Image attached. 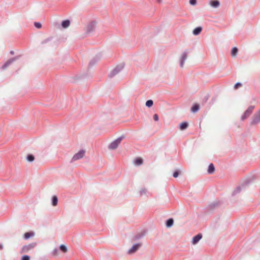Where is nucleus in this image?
I'll return each mask as SVG.
<instances>
[{
  "instance_id": "1",
  "label": "nucleus",
  "mask_w": 260,
  "mask_h": 260,
  "mask_svg": "<svg viewBox=\"0 0 260 260\" xmlns=\"http://www.w3.org/2000/svg\"><path fill=\"white\" fill-rule=\"evenodd\" d=\"M254 108V106H249L247 109L245 111L244 114L241 117V120H244L247 119L248 117L250 116V115L252 113Z\"/></svg>"
},
{
  "instance_id": "2",
  "label": "nucleus",
  "mask_w": 260,
  "mask_h": 260,
  "mask_svg": "<svg viewBox=\"0 0 260 260\" xmlns=\"http://www.w3.org/2000/svg\"><path fill=\"white\" fill-rule=\"evenodd\" d=\"M85 154L84 150H80L78 153H76L72 157V161H74L82 158Z\"/></svg>"
},
{
  "instance_id": "3",
  "label": "nucleus",
  "mask_w": 260,
  "mask_h": 260,
  "mask_svg": "<svg viewBox=\"0 0 260 260\" xmlns=\"http://www.w3.org/2000/svg\"><path fill=\"white\" fill-rule=\"evenodd\" d=\"M260 122V110L257 111L253 116L252 124H255Z\"/></svg>"
},
{
  "instance_id": "4",
  "label": "nucleus",
  "mask_w": 260,
  "mask_h": 260,
  "mask_svg": "<svg viewBox=\"0 0 260 260\" xmlns=\"http://www.w3.org/2000/svg\"><path fill=\"white\" fill-rule=\"evenodd\" d=\"M121 141V138H118L113 142H112L109 145V147L111 149H115L117 148L118 146L119 145Z\"/></svg>"
},
{
  "instance_id": "5",
  "label": "nucleus",
  "mask_w": 260,
  "mask_h": 260,
  "mask_svg": "<svg viewBox=\"0 0 260 260\" xmlns=\"http://www.w3.org/2000/svg\"><path fill=\"white\" fill-rule=\"evenodd\" d=\"M36 243H32L31 244H29L27 245H25L22 248V251L23 252H27L28 251H29L30 250L34 248L36 246Z\"/></svg>"
},
{
  "instance_id": "6",
  "label": "nucleus",
  "mask_w": 260,
  "mask_h": 260,
  "mask_svg": "<svg viewBox=\"0 0 260 260\" xmlns=\"http://www.w3.org/2000/svg\"><path fill=\"white\" fill-rule=\"evenodd\" d=\"M124 68L123 65H120L117 66L112 72L111 76H114L120 72Z\"/></svg>"
},
{
  "instance_id": "7",
  "label": "nucleus",
  "mask_w": 260,
  "mask_h": 260,
  "mask_svg": "<svg viewBox=\"0 0 260 260\" xmlns=\"http://www.w3.org/2000/svg\"><path fill=\"white\" fill-rule=\"evenodd\" d=\"M202 238V235L201 234H199L196 236L193 237L191 243L193 245L196 244Z\"/></svg>"
},
{
  "instance_id": "8",
  "label": "nucleus",
  "mask_w": 260,
  "mask_h": 260,
  "mask_svg": "<svg viewBox=\"0 0 260 260\" xmlns=\"http://www.w3.org/2000/svg\"><path fill=\"white\" fill-rule=\"evenodd\" d=\"M209 4L213 8H217L220 5V3L217 0H213L210 2Z\"/></svg>"
},
{
  "instance_id": "9",
  "label": "nucleus",
  "mask_w": 260,
  "mask_h": 260,
  "mask_svg": "<svg viewBox=\"0 0 260 260\" xmlns=\"http://www.w3.org/2000/svg\"><path fill=\"white\" fill-rule=\"evenodd\" d=\"M140 245L139 244L134 245L131 248V249L128 251V253H134L138 250V249L140 247Z\"/></svg>"
},
{
  "instance_id": "10",
  "label": "nucleus",
  "mask_w": 260,
  "mask_h": 260,
  "mask_svg": "<svg viewBox=\"0 0 260 260\" xmlns=\"http://www.w3.org/2000/svg\"><path fill=\"white\" fill-rule=\"evenodd\" d=\"M143 162V160L141 157H137L134 160V163L137 166H140Z\"/></svg>"
},
{
  "instance_id": "11",
  "label": "nucleus",
  "mask_w": 260,
  "mask_h": 260,
  "mask_svg": "<svg viewBox=\"0 0 260 260\" xmlns=\"http://www.w3.org/2000/svg\"><path fill=\"white\" fill-rule=\"evenodd\" d=\"M35 233L34 232H27L24 234V238L25 239H28L30 237L34 236Z\"/></svg>"
},
{
  "instance_id": "12",
  "label": "nucleus",
  "mask_w": 260,
  "mask_h": 260,
  "mask_svg": "<svg viewBox=\"0 0 260 260\" xmlns=\"http://www.w3.org/2000/svg\"><path fill=\"white\" fill-rule=\"evenodd\" d=\"M215 171V168L213 164H210L208 167V173L209 174H212Z\"/></svg>"
},
{
  "instance_id": "13",
  "label": "nucleus",
  "mask_w": 260,
  "mask_h": 260,
  "mask_svg": "<svg viewBox=\"0 0 260 260\" xmlns=\"http://www.w3.org/2000/svg\"><path fill=\"white\" fill-rule=\"evenodd\" d=\"M14 60V58H12L8 60L3 66V69H6L10 64H11Z\"/></svg>"
},
{
  "instance_id": "14",
  "label": "nucleus",
  "mask_w": 260,
  "mask_h": 260,
  "mask_svg": "<svg viewBox=\"0 0 260 260\" xmlns=\"http://www.w3.org/2000/svg\"><path fill=\"white\" fill-rule=\"evenodd\" d=\"M188 124L187 122H182L180 124L179 128L180 130H184L187 128Z\"/></svg>"
},
{
  "instance_id": "15",
  "label": "nucleus",
  "mask_w": 260,
  "mask_h": 260,
  "mask_svg": "<svg viewBox=\"0 0 260 260\" xmlns=\"http://www.w3.org/2000/svg\"><path fill=\"white\" fill-rule=\"evenodd\" d=\"M202 28L201 27H198L193 30V34L194 35H199L202 31Z\"/></svg>"
},
{
  "instance_id": "16",
  "label": "nucleus",
  "mask_w": 260,
  "mask_h": 260,
  "mask_svg": "<svg viewBox=\"0 0 260 260\" xmlns=\"http://www.w3.org/2000/svg\"><path fill=\"white\" fill-rule=\"evenodd\" d=\"M70 24V22L69 20H64L62 22L61 25L63 28H67L69 26Z\"/></svg>"
},
{
  "instance_id": "17",
  "label": "nucleus",
  "mask_w": 260,
  "mask_h": 260,
  "mask_svg": "<svg viewBox=\"0 0 260 260\" xmlns=\"http://www.w3.org/2000/svg\"><path fill=\"white\" fill-rule=\"evenodd\" d=\"M238 52V49L236 47H234L232 49L231 55L233 57H235L237 55Z\"/></svg>"
},
{
  "instance_id": "18",
  "label": "nucleus",
  "mask_w": 260,
  "mask_h": 260,
  "mask_svg": "<svg viewBox=\"0 0 260 260\" xmlns=\"http://www.w3.org/2000/svg\"><path fill=\"white\" fill-rule=\"evenodd\" d=\"M199 109V106L197 104H195L191 107V110L192 112L194 113L198 111Z\"/></svg>"
},
{
  "instance_id": "19",
  "label": "nucleus",
  "mask_w": 260,
  "mask_h": 260,
  "mask_svg": "<svg viewBox=\"0 0 260 260\" xmlns=\"http://www.w3.org/2000/svg\"><path fill=\"white\" fill-rule=\"evenodd\" d=\"M187 58V54L186 53H184L183 55H182V61L181 62V64H180V66L181 67H183V64H184V62L185 61V60H186Z\"/></svg>"
},
{
  "instance_id": "20",
  "label": "nucleus",
  "mask_w": 260,
  "mask_h": 260,
  "mask_svg": "<svg viewBox=\"0 0 260 260\" xmlns=\"http://www.w3.org/2000/svg\"><path fill=\"white\" fill-rule=\"evenodd\" d=\"M58 202V199L56 196H54L52 197V205L55 206L57 205Z\"/></svg>"
},
{
  "instance_id": "21",
  "label": "nucleus",
  "mask_w": 260,
  "mask_h": 260,
  "mask_svg": "<svg viewBox=\"0 0 260 260\" xmlns=\"http://www.w3.org/2000/svg\"><path fill=\"white\" fill-rule=\"evenodd\" d=\"M174 223V220L172 218L168 219L167 221V226L168 227H171Z\"/></svg>"
},
{
  "instance_id": "22",
  "label": "nucleus",
  "mask_w": 260,
  "mask_h": 260,
  "mask_svg": "<svg viewBox=\"0 0 260 260\" xmlns=\"http://www.w3.org/2000/svg\"><path fill=\"white\" fill-rule=\"evenodd\" d=\"M59 248L64 253L67 252L68 251L67 248L63 245H61L59 246Z\"/></svg>"
},
{
  "instance_id": "23",
  "label": "nucleus",
  "mask_w": 260,
  "mask_h": 260,
  "mask_svg": "<svg viewBox=\"0 0 260 260\" xmlns=\"http://www.w3.org/2000/svg\"><path fill=\"white\" fill-rule=\"evenodd\" d=\"M153 104V101L152 100H150L146 102V106H147L148 107H151V106H152Z\"/></svg>"
},
{
  "instance_id": "24",
  "label": "nucleus",
  "mask_w": 260,
  "mask_h": 260,
  "mask_svg": "<svg viewBox=\"0 0 260 260\" xmlns=\"http://www.w3.org/2000/svg\"><path fill=\"white\" fill-rule=\"evenodd\" d=\"M34 159H35L34 156L31 154L28 155L27 157V160L28 161H32L34 160Z\"/></svg>"
},
{
  "instance_id": "25",
  "label": "nucleus",
  "mask_w": 260,
  "mask_h": 260,
  "mask_svg": "<svg viewBox=\"0 0 260 260\" xmlns=\"http://www.w3.org/2000/svg\"><path fill=\"white\" fill-rule=\"evenodd\" d=\"M30 257L28 255H25L22 257L21 260H29Z\"/></svg>"
},
{
  "instance_id": "26",
  "label": "nucleus",
  "mask_w": 260,
  "mask_h": 260,
  "mask_svg": "<svg viewBox=\"0 0 260 260\" xmlns=\"http://www.w3.org/2000/svg\"><path fill=\"white\" fill-rule=\"evenodd\" d=\"M35 26L38 28H40L42 26V25L39 22H35Z\"/></svg>"
},
{
  "instance_id": "27",
  "label": "nucleus",
  "mask_w": 260,
  "mask_h": 260,
  "mask_svg": "<svg viewBox=\"0 0 260 260\" xmlns=\"http://www.w3.org/2000/svg\"><path fill=\"white\" fill-rule=\"evenodd\" d=\"M242 86V84L240 83H236L234 86V88L235 89H237L239 87H241Z\"/></svg>"
},
{
  "instance_id": "28",
  "label": "nucleus",
  "mask_w": 260,
  "mask_h": 260,
  "mask_svg": "<svg viewBox=\"0 0 260 260\" xmlns=\"http://www.w3.org/2000/svg\"><path fill=\"white\" fill-rule=\"evenodd\" d=\"M196 3H197L196 0H189V3L191 5H196Z\"/></svg>"
},
{
  "instance_id": "29",
  "label": "nucleus",
  "mask_w": 260,
  "mask_h": 260,
  "mask_svg": "<svg viewBox=\"0 0 260 260\" xmlns=\"http://www.w3.org/2000/svg\"><path fill=\"white\" fill-rule=\"evenodd\" d=\"M153 119L155 121H157L158 120V116L157 114H155L153 116Z\"/></svg>"
},
{
  "instance_id": "30",
  "label": "nucleus",
  "mask_w": 260,
  "mask_h": 260,
  "mask_svg": "<svg viewBox=\"0 0 260 260\" xmlns=\"http://www.w3.org/2000/svg\"><path fill=\"white\" fill-rule=\"evenodd\" d=\"M179 173L178 171H176L173 173V177L176 178L178 176Z\"/></svg>"
},
{
  "instance_id": "31",
  "label": "nucleus",
  "mask_w": 260,
  "mask_h": 260,
  "mask_svg": "<svg viewBox=\"0 0 260 260\" xmlns=\"http://www.w3.org/2000/svg\"><path fill=\"white\" fill-rule=\"evenodd\" d=\"M53 254L54 255H57V254H58V250H57V249H54V250H53Z\"/></svg>"
},
{
  "instance_id": "32",
  "label": "nucleus",
  "mask_w": 260,
  "mask_h": 260,
  "mask_svg": "<svg viewBox=\"0 0 260 260\" xmlns=\"http://www.w3.org/2000/svg\"><path fill=\"white\" fill-rule=\"evenodd\" d=\"M240 190V189L239 188H237V189L235 191V193L238 192Z\"/></svg>"
},
{
  "instance_id": "33",
  "label": "nucleus",
  "mask_w": 260,
  "mask_h": 260,
  "mask_svg": "<svg viewBox=\"0 0 260 260\" xmlns=\"http://www.w3.org/2000/svg\"><path fill=\"white\" fill-rule=\"evenodd\" d=\"M161 1H162V0H158V1H157V2H158V3H161Z\"/></svg>"
}]
</instances>
